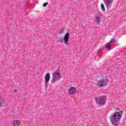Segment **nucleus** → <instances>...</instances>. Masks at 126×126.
I'll list each match as a JSON object with an SVG mask.
<instances>
[{
  "label": "nucleus",
  "mask_w": 126,
  "mask_h": 126,
  "mask_svg": "<svg viewBox=\"0 0 126 126\" xmlns=\"http://www.w3.org/2000/svg\"><path fill=\"white\" fill-rule=\"evenodd\" d=\"M101 7L102 11H105V6H104V4H101Z\"/></svg>",
  "instance_id": "obj_11"
},
{
  "label": "nucleus",
  "mask_w": 126,
  "mask_h": 126,
  "mask_svg": "<svg viewBox=\"0 0 126 126\" xmlns=\"http://www.w3.org/2000/svg\"><path fill=\"white\" fill-rule=\"evenodd\" d=\"M48 2H46V3H44L43 4V7H46L47 6V4H48Z\"/></svg>",
  "instance_id": "obj_14"
},
{
  "label": "nucleus",
  "mask_w": 126,
  "mask_h": 126,
  "mask_svg": "<svg viewBox=\"0 0 126 126\" xmlns=\"http://www.w3.org/2000/svg\"><path fill=\"white\" fill-rule=\"evenodd\" d=\"M107 83H108V79H103L97 82V86L98 88H102V87L106 86Z\"/></svg>",
  "instance_id": "obj_5"
},
{
  "label": "nucleus",
  "mask_w": 126,
  "mask_h": 126,
  "mask_svg": "<svg viewBox=\"0 0 126 126\" xmlns=\"http://www.w3.org/2000/svg\"><path fill=\"white\" fill-rule=\"evenodd\" d=\"M63 30H60L58 32V34H59V35H61V34H63Z\"/></svg>",
  "instance_id": "obj_12"
},
{
  "label": "nucleus",
  "mask_w": 126,
  "mask_h": 126,
  "mask_svg": "<svg viewBox=\"0 0 126 126\" xmlns=\"http://www.w3.org/2000/svg\"><path fill=\"white\" fill-rule=\"evenodd\" d=\"M110 43H116V40L112 39L110 41Z\"/></svg>",
  "instance_id": "obj_16"
},
{
  "label": "nucleus",
  "mask_w": 126,
  "mask_h": 126,
  "mask_svg": "<svg viewBox=\"0 0 126 126\" xmlns=\"http://www.w3.org/2000/svg\"><path fill=\"white\" fill-rule=\"evenodd\" d=\"M95 102L96 104L98 105H101V106H103V105H105V103H106V98L104 96H98L95 98Z\"/></svg>",
  "instance_id": "obj_3"
},
{
  "label": "nucleus",
  "mask_w": 126,
  "mask_h": 126,
  "mask_svg": "<svg viewBox=\"0 0 126 126\" xmlns=\"http://www.w3.org/2000/svg\"><path fill=\"white\" fill-rule=\"evenodd\" d=\"M68 92L69 94H70L71 95L72 94H74V93L76 92V88L74 87H70L68 89Z\"/></svg>",
  "instance_id": "obj_6"
},
{
  "label": "nucleus",
  "mask_w": 126,
  "mask_h": 126,
  "mask_svg": "<svg viewBox=\"0 0 126 126\" xmlns=\"http://www.w3.org/2000/svg\"><path fill=\"white\" fill-rule=\"evenodd\" d=\"M45 82L46 83H48L49 81H50V74L49 73H47L46 76H45Z\"/></svg>",
  "instance_id": "obj_8"
},
{
  "label": "nucleus",
  "mask_w": 126,
  "mask_h": 126,
  "mask_svg": "<svg viewBox=\"0 0 126 126\" xmlns=\"http://www.w3.org/2000/svg\"><path fill=\"white\" fill-rule=\"evenodd\" d=\"M106 6L108 9H110V8L111 7V6L110 5L109 6V3L107 4L106 3Z\"/></svg>",
  "instance_id": "obj_15"
},
{
  "label": "nucleus",
  "mask_w": 126,
  "mask_h": 126,
  "mask_svg": "<svg viewBox=\"0 0 126 126\" xmlns=\"http://www.w3.org/2000/svg\"><path fill=\"white\" fill-rule=\"evenodd\" d=\"M112 0H106L107 4H108V3H111V2H112Z\"/></svg>",
  "instance_id": "obj_13"
},
{
  "label": "nucleus",
  "mask_w": 126,
  "mask_h": 126,
  "mask_svg": "<svg viewBox=\"0 0 126 126\" xmlns=\"http://www.w3.org/2000/svg\"><path fill=\"white\" fill-rule=\"evenodd\" d=\"M52 78L53 79L51 81L52 83H55V81H58L61 79V73L59 72V70H56L52 74Z\"/></svg>",
  "instance_id": "obj_2"
},
{
  "label": "nucleus",
  "mask_w": 126,
  "mask_h": 126,
  "mask_svg": "<svg viewBox=\"0 0 126 126\" xmlns=\"http://www.w3.org/2000/svg\"><path fill=\"white\" fill-rule=\"evenodd\" d=\"M0 107H1V102L0 101Z\"/></svg>",
  "instance_id": "obj_18"
},
{
  "label": "nucleus",
  "mask_w": 126,
  "mask_h": 126,
  "mask_svg": "<svg viewBox=\"0 0 126 126\" xmlns=\"http://www.w3.org/2000/svg\"><path fill=\"white\" fill-rule=\"evenodd\" d=\"M69 38V32H67L65 36H64L63 38L62 37H59V39H58L59 42H61V43H63L64 42L66 44V45H68V39Z\"/></svg>",
  "instance_id": "obj_4"
},
{
  "label": "nucleus",
  "mask_w": 126,
  "mask_h": 126,
  "mask_svg": "<svg viewBox=\"0 0 126 126\" xmlns=\"http://www.w3.org/2000/svg\"><path fill=\"white\" fill-rule=\"evenodd\" d=\"M123 111H120L119 112H116L112 115V119L111 120V124L113 126H119L116 122H119L122 118V115H123Z\"/></svg>",
  "instance_id": "obj_1"
},
{
  "label": "nucleus",
  "mask_w": 126,
  "mask_h": 126,
  "mask_svg": "<svg viewBox=\"0 0 126 126\" xmlns=\"http://www.w3.org/2000/svg\"><path fill=\"white\" fill-rule=\"evenodd\" d=\"M20 125V122L19 120H15L13 123V126H19Z\"/></svg>",
  "instance_id": "obj_9"
},
{
  "label": "nucleus",
  "mask_w": 126,
  "mask_h": 126,
  "mask_svg": "<svg viewBox=\"0 0 126 126\" xmlns=\"http://www.w3.org/2000/svg\"><path fill=\"white\" fill-rule=\"evenodd\" d=\"M95 21H96V23L99 24L101 21V16L97 15L95 17Z\"/></svg>",
  "instance_id": "obj_7"
},
{
  "label": "nucleus",
  "mask_w": 126,
  "mask_h": 126,
  "mask_svg": "<svg viewBox=\"0 0 126 126\" xmlns=\"http://www.w3.org/2000/svg\"><path fill=\"white\" fill-rule=\"evenodd\" d=\"M96 54H99V51H97Z\"/></svg>",
  "instance_id": "obj_19"
},
{
  "label": "nucleus",
  "mask_w": 126,
  "mask_h": 126,
  "mask_svg": "<svg viewBox=\"0 0 126 126\" xmlns=\"http://www.w3.org/2000/svg\"><path fill=\"white\" fill-rule=\"evenodd\" d=\"M14 92H15V93H17V91L15 90V91H14Z\"/></svg>",
  "instance_id": "obj_17"
},
{
  "label": "nucleus",
  "mask_w": 126,
  "mask_h": 126,
  "mask_svg": "<svg viewBox=\"0 0 126 126\" xmlns=\"http://www.w3.org/2000/svg\"><path fill=\"white\" fill-rule=\"evenodd\" d=\"M105 48L107 49V50H110L111 49V44L107 43V45L105 46Z\"/></svg>",
  "instance_id": "obj_10"
}]
</instances>
